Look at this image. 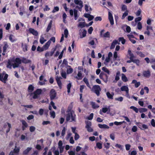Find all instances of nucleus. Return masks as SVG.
<instances>
[{"label":"nucleus","instance_id":"1","mask_svg":"<svg viewBox=\"0 0 155 155\" xmlns=\"http://www.w3.org/2000/svg\"><path fill=\"white\" fill-rule=\"evenodd\" d=\"M31 60L27 59L25 58H23L21 60L19 58H16L15 59V58L13 57L12 59L8 60L6 64V67L11 69L12 66L13 68H15L18 67L19 65L21 64V62L27 64L31 63Z\"/></svg>","mask_w":155,"mask_h":155},{"label":"nucleus","instance_id":"2","mask_svg":"<svg viewBox=\"0 0 155 155\" xmlns=\"http://www.w3.org/2000/svg\"><path fill=\"white\" fill-rule=\"evenodd\" d=\"M76 115L73 114L72 112L68 113L67 114L66 116V120L67 121L70 122L76 121Z\"/></svg>","mask_w":155,"mask_h":155},{"label":"nucleus","instance_id":"3","mask_svg":"<svg viewBox=\"0 0 155 155\" xmlns=\"http://www.w3.org/2000/svg\"><path fill=\"white\" fill-rule=\"evenodd\" d=\"M42 90L41 89H37L33 93L31 94V95L33 94V98L34 99H36L38 98V96L41 94Z\"/></svg>","mask_w":155,"mask_h":155},{"label":"nucleus","instance_id":"4","mask_svg":"<svg viewBox=\"0 0 155 155\" xmlns=\"http://www.w3.org/2000/svg\"><path fill=\"white\" fill-rule=\"evenodd\" d=\"M8 75L5 74V72L3 71L2 73L0 74V81L4 83H6L8 77Z\"/></svg>","mask_w":155,"mask_h":155},{"label":"nucleus","instance_id":"5","mask_svg":"<svg viewBox=\"0 0 155 155\" xmlns=\"http://www.w3.org/2000/svg\"><path fill=\"white\" fill-rule=\"evenodd\" d=\"M74 2L76 5H78L79 6H76L75 8L78 9L79 11H82V8L83 7V3L81 0H74Z\"/></svg>","mask_w":155,"mask_h":155},{"label":"nucleus","instance_id":"6","mask_svg":"<svg viewBox=\"0 0 155 155\" xmlns=\"http://www.w3.org/2000/svg\"><path fill=\"white\" fill-rule=\"evenodd\" d=\"M57 95L56 91L53 89H51L49 93L50 99L52 101L54 99Z\"/></svg>","mask_w":155,"mask_h":155},{"label":"nucleus","instance_id":"7","mask_svg":"<svg viewBox=\"0 0 155 155\" xmlns=\"http://www.w3.org/2000/svg\"><path fill=\"white\" fill-rule=\"evenodd\" d=\"M20 151V148H17L16 146H15V148L13 150L10 151L8 155H19L18 154Z\"/></svg>","mask_w":155,"mask_h":155},{"label":"nucleus","instance_id":"8","mask_svg":"<svg viewBox=\"0 0 155 155\" xmlns=\"http://www.w3.org/2000/svg\"><path fill=\"white\" fill-rule=\"evenodd\" d=\"M56 48L57 47H55L54 48H52L51 51H47L45 54V57L47 58L49 56H52L56 50Z\"/></svg>","mask_w":155,"mask_h":155},{"label":"nucleus","instance_id":"9","mask_svg":"<svg viewBox=\"0 0 155 155\" xmlns=\"http://www.w3.org/2000/svg\"><path fill=\"white\" fill-rule=\"evenodd\" d=\"M86 126L85 127L87 128V131L89 132H92L93 130L92 128L91 127V123L90 121H87L85 122Z\"/></svg>","mask_w":155,"mask_h":155},{"label":"nucleus","instance_id":"10","mask_svg":"<svg viewBox=\"0 0 155 155\" xmlns=\"http://www.w3.org/2000/svg\"><path fill=\"white\" fill-rule=\"evenodd\" d=\"M61 78V77H59L58 76H57L56 78L57 83L60 89H61L62 86V83L60 79Z\"/></svg>","mask_w":155,"mask_h":155},{"label":"nucleus","instance_id":"11","mask_svg":"<svg viewBox=\"0 0 155 155\" xmlns=\"http://www.w3.org/2000/svg\"><path fill=\"white\" fill-rule=\"evenodd\" d=\"M108 19L110 24L113 25L114 24V19L112 14L110 12H108Z\"/></svg>","mask_w":155,"mask_h":155},{"label":"nucleus","instance_id":"12","mask_svg":"<svg viewBox=\"0 0 155 155\" xmlns=\"http://www.w3.org/2000/svg\"><path fill=\"white\" fill-rule=\"evenodd\" d=\"M21 122L22 126V130H25V128L28 127V124L27 122L24 120H21Z\"/></svg>","mask_w":155,"mask_h":155},{"label":"nucleus","instance_id":"13","mask_svg":"<svg viewBox=\"0 0 155 155\" xmlns=\"http://www.w3.org/2000/svg\"><path fill=\"white\" fill-rule=\"evenodd\" d=\"M7 126H8V128L6 130V133L8 134L10 131V129L11 128V125L8 122L5 123L4 125V128H6L7 127Z\"/></svg>","mask_w":155,"mask_h":155},{"label":"nucleus","instance_id":"14","mask_svg":"<svg viewBox=\"0 0 155 155\" xmlns=\"http://www.w3.org/2000/svg\"><path fill=\"white\" fill-rule=\"evenodd\" d=\"M143 76L146 78H149L151 75L150 72L149 70L143 71Z\"/></svg>","mask_w":155,"mask_h":155},{"label":"nucleus","instance_id":"15","mask_svg":"<svg viewBox=\"0 0 155 155\" xmlns=\"http://www.w3.org/2000/svg\"><path fill=\"white\" fill-rule=\"evenodd\" d=\"M28 30L30 33L34 35L37 36L38 34V32L33 28H30Z\"/></svg>","mask_w":155,"mask_h":155},{"label":"nucleus","instance_id":"16","mask_svg":"<svg viewBox=\"0 0 155 155\" xmlns=\"http://www.w3.org/2000/svg\"><path fill=\"white\" fill-rule=\"evenodd\" d=\"M50 41H48L45 45H44L43 46V48L44 49V50H46L48 49L49 46L50 45Z\"/></svg>","mask_w":155,"mask_h":155},{"label":"nucleus","instance_id":"17","mask_svg":"<svg viewBox=\"0 0 155 155\" xmlns=\"http://www.w3.org/2000/svg\"><path fill=\"white\" fill-rule=\"evenodd\" d=\"M32 149V148L31 147H28L23 152V154L24 155H27Z\"/></svg>","mask_w":155,"mask_h":155},{"label":"nucleus","instance_id":"18","mask_svg":"<svg viewBox=\"0 0 155 155\" xmlns=\"http://www.w3.org/2000/svg\"><path fill=\"white\" fill-rule=\"evenodd\" d=\"M21 47L23 51L25 52L28 51V46L26 44H24L23 43H21Z\"/></svg>","mask_w":155,"mask_h":155},{"label":"nucleus","instance_id":"19","mask_svg":"<svg viewBox=\"0 0 155 155\" xmlns=\"http://www.w3.org/2000/svg\"><path fill=\"white\" fill-rule=\"evenodd\" d=\"M98 126L100 128L102 129H109V128L108 126L104 124H98Z\"/></svg>","mask_w":155,"mask_h":155},{"label":"nucleus","instance_id":"20","mask_svg":"<svg viewBox=\"0 0 155 155\" xmlns=\"http://www.w3.org/2000/svg\"><path fill=\"white\" fill-rule=\"evenodd\" d=\"M78 77L75 78L78 80H81L82 78V74L81 71H79L77 74Z\"/></svg>","mask_w":155,"mask_h":155},{"label":"nucleus","instance_id":"21","mask_svg":"<svg viewBox=\"0 0 155 155\" xmlns=\"http://www.w3.org/2000/svg\"><path fill=\"white\" fill-rule=\"evenodd\" d=\"M34 87L31 84L28 87V91L29 92H32L34 91Z\"/></svg>","mask_w":155,"mask_h":155},{"label":"nucleus","instance_id":"22","mask_svg":"<svg viewBox=\"0 0 155 155\" xmlns=\"http://www.w3.org/2000/svg\"><path fill=\"white\" fill-rule=\"evenodd\" d=\"M78 26V27H80L81 28H83L86 26V24L85 21L83 22H81L79 23Z\"/></svg>","mask_w":155,"mask_h":155},{"label":"nucleus","instance_id":"23","mask_svg":"<svg viewBox=\"0 0 155 155\" xmlns=\"http://www.w3.org/2000/svg\"><path fill=\"white\" fill-rule=\"evenodd\" d=\"M117 41L116 40H114L111 44L110 47V49H113L115 48V45L117 44Z\"/></svg>","mask_w":155,"mask_h":155},{"label":"nucleus","instance_id":"24","mask_svg":"<svg viewBox=\"0 0 155 155\" xmlns=\"http://www.w3.org/2000/svg\"><path fill=\"white\" fill-rule=\"evenodd\" d=\"M8 47V45L6 42H4V45L3 47V52H6V51Z\"/></svg>","mask_w":155,"mask_h":155},{"label":"nucleus","instance_id":"25","mask_svg":"<svg viewBox=\"0 0 155 155\" xmlns=\"http://www.w3.org/2000/svg\"><path fill=\"white\" fill-rule=\"evenodd\" d=\"M110 107H108V108L104 107L102 108V112L104 113H106L107 111H108L107 113V114H109L110 111Z\"/></svg>","mask_w":155,"mask_h":155},{"label":"nucleus","instance_id":"26","mask_svg":"<svg viewBox=\"0 0 155 155\" xmlns=\"http://www.w3.org/2000/svg\"><path fill=\"white\" fill-rule=\"evenodd\" d=\"M68 67L69 68L67 69V72L68 74H70L71 73L73 72V69L70 66L68 65Z\"/></svg>","mask_w":155,"mask_h":155},{"label":"nucleus","instance_id":"27","mask_svg":"<svg viewBox=\"0 0 155 155\" xmlns=\"http://www.w3.org/2000/svg\"><path fill=\"white\" fill-rule=\"evenodd\" d=\"M74 19L75 20H76L77 19V18L78 17V10L75 9H74Z\"/></svg>","mask_w":155,"mask_h":155},{"label":"nucleus","instance_id":"28","mask_svg":"<svg viewBox=\"0 0 155 155\" xmlns=\"http://www.w3.org/2000/svg\"><path fill=\"white\" fill-rule=\"evenodd\" d=\"M106 95L107 97L110 99H113V97L114 95V93H113V94H111L110 92H107L106 93Z\"/></svg>","mask_w":155,"mask_h":155},{"label":"nucleus","instance_id":"29","mask_svg":"<svg viewBox=\"0 0 155 155\" xmlns=\"http://www.w3.org/2000/svg\"><path fill=\"white\" fill-rule=\"evenodd\" d=\"M90 104L91 106L92 107L93 109H96L97 108V105L95 102L91 101Z\"/></svg>","mask_w":155,"mask_h":155},{"label":"nucleus","instance_id":"30","mask_svg":"<svg viewBox=\"0 0 155 155\" xmlns=\"http://www.w3.org/2000/svg\"><path fill=\"white\" fill-rule=\"evenodd\" d=\"M120 90L122 91H126L127 90H129V89L127 86H123L120 88Z\"/></svg>","mask_w":155,"mask_h":155},{"label":"nucleus","instance_id":"31","mask_svg":"<svg viewBox=\"0 0 155 155\" xmlns=\"http://www.w3.org/2000/svg\"><path fill=\"white\" fill-rule=\"evenodd\" d=\"M128 52L130 56V59L131 60H132L133 59V58L134 57V55L131 52V51L130 50H129L128 51Z\"/></svg>","mask_w":155,"mask_h":155},{"label":"nucleus","instance_id":"32","mask_svg":"<svg viewBox=\"0 0 155 155\" xmlns=\"http://www.w3.org/2000/svg\"><path fill=\"white\" fill-rule=\"evenodd\" d=\"M121 78L122 81L124 82H126L128 81L126 76L123 74H122Z\"/></svg>","mask_w":155,"mask_h":155},{"label":"nucleus","instance_id":"33","mask_svg":"<svg viewBox=\"0 0 155 155\" xmlns=\"http://www.w3.org/2000/svg\"><path fill=\"white\" fill-rule=\"evenodd\" d=\"M91 90L97 94V85L94 86L92 88Z\"/></svg>","mask_w":155,"mask_h":155},{"label":"nucleus","instance_id":"34","mask_svg":"<svg viewBox=\"0 0 155 155\" xmlns=\"http://www.w3.org/2000/svg\"><path fill=\"white\" fill-rule=\"evenodd\" d=\"M87 33L86 31L84 29L83 30L82 32V35H81L80 36V38H82L84 37H85L86 35V34Z\"/></svg>","mask_w":155,"mask_h":155},{"label":"nucleus","instance_id":"35","mask_svg":"<svg viewBox=\"0 0 155 155\" xmlns=\"http://www.w3.org/2000/svg\"><path fill=\"white\" fill-rule=\"evenodd\" d=\"M132 62L136 64L138 66L139 65L140 63V61L138 59H133L131 60Z\"/></svg>","mask_w":155,"mask_h":155},{"label":"nucleus","instance_id":"36","mask_svg":"<svg viewBox=\"0 0 155 155\" xmlns=\"http://www.w3.org/2000/svg\"><path fill=\"white\" fill-rule=\"evenodd\" d=\"M71 87V83L68 84L67 85V92L68 93L70 92V89Z\"/></svg>","mask_w":155,"mask_h":155},{"label":"nucleus","instance_id":"37","mask_svg":"<svg viewBox=\"0 0 155 155\" xmlns=\"http://www.w3.org/2000/svg\"><path fill=\"white\" fill-rule=\"evenodd\" d=\"M110 35L109 32L108 31H107L106 33L103 34L102 37L109 38L110 37Z\"/></svg>","mask_w":155,"mask_h":155},{"label":"nucleus","instance_id":"38","mask_svg":"<svg viewBox=\"0 0 155 155\" xmlns=\"http://www.w3.org/2000/svg\"><path fill=\"white\" fill-rule=\"evenodd\" d=\"M119 40L120 41H121V43L123 45L125 44L126 41L125 39H124L123 37L119 38Z\"/></svg>","mask_w":155,"mask_h":155},{"label":"nucleus","instance_id":"39","mask_svg":"<svg viewBox=\"0 0 155 155\" xmlns=\"http://www.w3.org/2000/svg\"><path fill=\"white\" fill-rule=\"evenodd\" d=\"M136 53L141 57H144L145 56V55L141 51H137Z\"/></svg>","mask_w":155,"mask_h":155},{"label":"nucleus","instance_id":"40","mask_svg":"<svg viewBox=\"0 0 155 155\" xmlns=\"http://www.w3.org/2000/svg\"><path fill=\"white\" fill-rule=\"evenodd\" d=\"M51 21L48 25V27L46 29V31L47 32H48L51 29Z\"/></svg>","mask_w":155,"mask_h":155},{"label":"nucleus","instance_id":"41","mask_svg":"<svg viewBox=\"0 0 155 155\" xmlns=\"http://www.w3.org/2000/svg\"><path fill=\"white\" fill-rule=\"evenodd\" d=\"M130 109H133L136 113H138V109L137 107L134 106H131L130 107Z\"/></svg>","mask_w":155,"mask_h":155},{"label":"nucleus","instance_id":"42","mask_svg":"<svg viewBox=\"0 0 155 155\" xmlns=\"http://www.w3.org/2000/svg\"><path fill=\"white\" fill-rule=\"evenodd\" d=\"M128 15V11H125L123 14L122 16V19H124L125 17Z\"/></svg>","mask_w":155,"mask_h":155},{"label":"nucleus","instance_id":"43","mask_svg":"<svg viewBox=\"0 0 155 155\" xmlns=\"http://www.w3.org/2000/svg\"><path fill=\"white\" fill-rule=\"evenodd\" d=\"M50 114L51 117H52L53 118H55V114L54 111H50Z\"/></svg>","mask_w":155,"mask_h":155},{"label":"nucleus","instance_id":"44","mask_svg":"<svg viewBox=\"0 0 155 155\" xmlns=\"http://www.w3.org/2000/svg\"><path fill=\"white\" fill-rule=\"evenodd\" d=\"M37 50V51H39V52H42L44 50L43 47L42 48H41L39 46L38 47Z\"/></svg>","mask_w":155,"mask_h":155},{"label":"nucleus","instance_id":"45","mask_svg":"<svg viewBox=\"0 0 155 155\" xmlns=\"http://www.w3.org/2000/svg\"><path fill=\"white\" fill-rule=\"evenodd\" d=\"M46 41V40L43 37H41L40 39V42L41 44H43Z\"/></svg>","mask_w":155,"mask_h":155},{"label":"nucleus","instance_id":"46","mask_svg":"<svg viewBox=\"0 0 155 155\" xmlns=\"http://www.w3.org/2000/svg\"><path fill=\"white\" fill-rule=\"evenodd\" d=\"M59 10V8L58 6L54 7V9L52 11V13H54L58 11Z\"/></svg>","mask_w":155,"mask_h":155},{"label":"nucleus","instance_id":"47","mask_svg":"<svg viewBox=\"0 0 155 155\" xmlns=\"http://www.w3.org/2000/svg\"><path fill=\"white\" fill-rule=\"evenodd\" d=\"M147 109L146 108H141L139 109V112L140 113L144 112L147 111Z\"/></svg>","mask_w":155,"mask_h":155},{"label":"nucleus","instance_id":"48","mask_svg":"<svg viewBox=\"0 0 155 155\" xmlns=\"http://www.w3.org/2000/svg\"><path fill=\"white\" fill-rule=\"evenodd\" d=\"M13 36V35H10L9 36V39L10 41L12 42H13L16 41L15 39H13L12 38V37Z\"/></svg>","mask_w":155,"mask_h":155},{"label":"nucleus","instance_id":"49","mask_svg":"<svg viewBox=\"0 0 155 155\" xmlns=\"http://www.w3.org/2000/svg\"><path fill=\"white\" fill-rule=\"evenodd\" d=\"M141 12V10L140 9H139L138 11L135 13V14L137 16L140 15Z\"/></svg>","mask_w":155,"mask_h":155},{"label":"nucleus","instance_id":"50","mask_svg":"<svg viewBox=\"0 0 155 155\" xmlns=\"http://www.w3.org/2000/svg\"><path fill=\"white\" fill-rule=\"evenodd\" d=\"M35 127L33 126H31L30 127L29 130L31 132H33L35 131Z\"/></svg>","mask_w":155,"mask_h":155},{"label":"nucleus","instance_id":"51","mask_svg":"<svg viewBox=\"0 0 155 155\" xmlns=\"http://www.w3.org/2000/svg\"><path fill=\"white\" fill-rule=\"evenodd\" d=\"M121 10L122 11H127V6L124 5H123L122 6Z\"/></svg>","mask_w":155,"mask_h":155},{"label":"nucleus","instance_id":"52","mask_svg":"<svg viewBox=\"0 0 155 155\" xmlns=\"http://www.w3.org/2000/svg\"><path fill=\"white\" fill-rule=\"evenodd\" d=\"M110 143H104V145L105 148L107 149H108L110 147Z\"/></svg>","mask_w":155,"mask_h":155},{"label":"nucleus","instance_id":"53","mask_svg":"<svg viewBox=\"0 0 155 155\" xmlns=\"http://www.w3.org/2000/svg\"><path fill=\"white\" fill-rule=\"evenodd\" d=\"M66 129L65 127H64L61 133V135L62 136L64 137L65 134Z\"/></svg>","mask_w":155,"mask_h":155},{"label":"nucleus","instance_id":"54","mask_svg":"<svg viewBox=\"0 0 155 155\" xmlns=\"http://www.w3.org/2000/svg\"><path fill=\"white\" fill-rule=\"evenodd\" d=\"M102 70L109 74V71L105 67H103L102 68Z\"/></svg>","mask_w":155,"mask_h":155},{"label":"nucleus","instance_id":"55","mask_svg":"<svg viewBox=\"0 0 155 155\" xmlns=\"http://www.w3.org/2000/svg\"><path fill=\"white\" fill-rule=\"evenodd\" d=\"M21 139L22 140H23L25 139H26V140H28V138L27 137H26L23 134H22L21 135Z\"/></svg>","mask_w":155,"mask_h":155},{"label":"nucleus","instance_id":"56","mask_svg":"<svg viewBox=\"0 0 155 155\" xmlns=\"http://www.w3.org/2000/svg\"><path fill=\"white\" fill-rule=\"evenodd\" d=\"M116 101H119L122 102L123 100V98L122 97H120L118 98H116L115 99Z\"/></svg>","mask_w":155,"mask_h":155},{"label":"nucleus","instance_id":"57","mask_svg":"<svg viewBox=\"0 0 155 155\" xmlns=\"http://www.w3.org/2000/svg\"><path fill=\"white\" fill-rule=\"evenodd\" d=\"M68 30L66 29L64 30V34L65 35V37L66 38H67L68 37Z\"/></svg>","mask_w":155,"mask_h":155},{"label":"nucleus","instance_id":"58","mask_svg":"<svg viewBox=\"0 0 155 155\" xmlns=\"http://www.w3.org/2000/svg\"><path fill=\"white\" fill-rule=\"evenodd\" d=\"M94 116V114L93 113H91L90 115L88 116L87 118L89 120H91L92 119Z\"/></svg>","mask_w":155,"mask_h":155},{"label":"nucleus","instance_id":"59","mask_svg":"<svg viewBox=\"0 0 155 155\" xmlns=\"http://www.w3.org/2000/svg\"><path fill=\"white\" fill-rule=\"evenodd\" d=\"M137 127L136 126H134L132 127V130L133 132H136L137 131Z\"/></svg>","mask_w":155,"mask_h":155},{"label":"nucleus","instance_id":"60","mask_svg":"<svg viewBox=\"0 0 155 155\" xmlns=\"http://www.w3.org/2000/svg\"><path fill=\"white\" fill-rule=\"evenodd\" d=\"M137 27L138 29L139 30H140L142 28V24L140 22H138L137 25Z\"/></svg>","mask_w":155,"mask_h":155},{"label":"nucleus","instance_id":"61","mask_svg":"<svg viewBox=\"0 0 155 155\" xmlns=\"http://www.w3.org/2000/svg\"><path fill=\"white\" fill-rule=\"evenodd\" d=\"M67 16L65 13H64L62 15V17L63 19V22H64L65 19L66 18Z\"/></svg>","mask_w":155,"mask_h":155},{"label":"nucleus","instance_id":"62","mask_svg":"<svg viewBox=\"0 0 155 155\" xmlns=\"http://www.w3.org/2000/svg\"><path fill=\"white\" fill-rule=\"evenodd\" d=\"M48 41H50V44L51 43V41H52L53 43H54L55 41V38L54 37H52L50 38Z\"/></svg>","mask_w":155,"mask_h":155},{"label":"nucleus","instance_id":"63","mask_svg":"<svg viewBox=\"0 0 155 155\" xmlns=\"http://www.w3.org/2000/svg\"><path fill=\"white\" fill-rule=\"evenodd\" d=\"M68 153L69 155H75V151H69L68 152Z\"/></svg>","mask_w":155,"mask_h":155},{"label":"nucleus","instance_id":"64","mask_svg":"<svg viewBox=\"0 0 155 155\" xmlns=\"http://www.w3.org/2000/svg\"><path fill=\"white\" fill-rule=\"evenodd\" d=\"M142 19L141 17H138L135 19V21L136 22H137L141 21Z\"/></svg>","mask_w":155,"mask_h":155}]
</instances>
